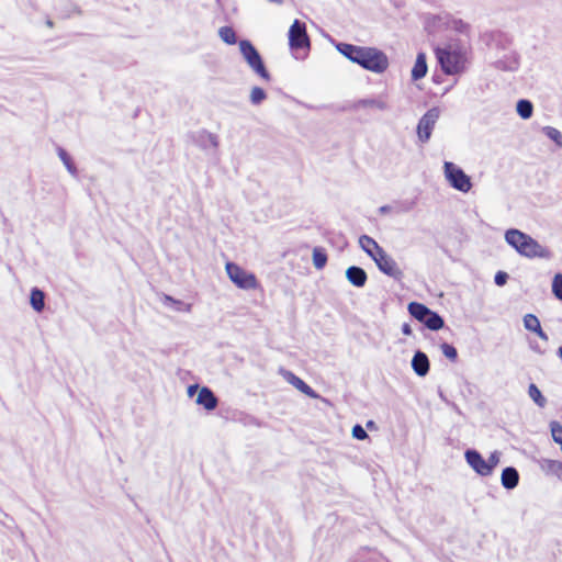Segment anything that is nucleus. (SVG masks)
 Wrapping results in <instances>:
<instances>
[{
    "label": "nucleus",
    "mask_w": 562,
    "mask_h": 562,
    "mask_svg": "<svg viewBox=\"0 0 562 562\" xmlns=\"http://www.w3.org/2000/svg\"><path fill=\"white\" fill-rule=\"evenodd\" d=\"M336 48L350 61L366 70L383 74L389 68L390 63L386 54L375 47L338 43Z\"/></svg>",
    "instance_id": "obj_1"
},
{
    "label": "nucleus",
    "mask_w": 562,
    "mask_h": 562,
    "mask_svg": "<svg viewBox=\"0 0 562 562\" xmlns=\"http://www.w3.org/2000/svg\"><path fill=\"white\" fill-rule=\"evenodd\" d=\"M436 57L447 75H457L464 70L467 63V49L458 44H448L435 49Z\"/></svg>",
    "instance_id": "obj_2"
},
{
    "label": "nucleus",
    "mask_w": 562,
    "mask_h": 562,
    "mask_svg": "<svg viewBox=\"0 0 562 562\" xmlns=\"http://www.w3.org/2000/svg\"><path fill=\"white\" fill-rule=\"evenodd\" d=\"M368 255L375 261L378 268L389 277L400 280L403 272L397 262L389 256L384 248H363Z\"/></svg>",
    "instance_id": "obj_3"
},
{
    "label": "nucleus",
    "mask_w": 562,
    "mask_h": 562,
    "mask_svg": "<svg viewBox=\"0 0 562 562\" xmlns=\"http://www.w3.org/2000/svg\"><path fill=\"white\" fill-rule=\"evenodd\" d=\"M240 53L247 65L265 80H270V74L265 67L263 60L256 47L247 40L239 42Z\"/></svg>",
    "instance_id": "obj_4"
},
{
    "label": "nucleus",
    "mask_w": 562,
    "mask_h": 562,
    "mask_svg": "<svg viewBox=\"0 0 562 562\" xmlns=\"http://www.w3.org/2000/svg\"><path fill=\"white\" fill-rule=\"evenodd\" d=\"M443 175L453 189L463 193H467L472 189L471 178L456 164L445 161Z\"/></svg>",
    "instance_id": "obj_5"
},
{
    "label": "nucleus",
    "mask_w": 562,
    "mask_h": 562,
    "mask_svg": "<svg viewBox=\"0 0 562 562\" xmlns=\"http://www.w3.org/2000/svg\"><path fill=\"white\" fill-rule=\"evenodd\" d=\"M226 272L229 280L239 289L254 290L258 286L257 279L254 273H250L234 262L226 263Z\"/></svg>",
    "instance_id": "obj_6"
},
{
    "label": "nucleus",
    "mask_w": 562,
    "mask_h": 562,
    "mask_svg": "<svg viewBox=\"0 0 562 562\" xmlns=\"http://www.w3.org/2000/svg\"><path fill=\"white\" fill-rule=\"evenodd\" d=\"M439 116L440 110L431 108L419 119L416 132L420 143L425 144L430 139Z\"/></svg>",
    "instance_id": "obj_7"
},
{
    "label": "nucleus",
    "mask_w": 562,
    "mask_h": 562,
    "mask_svg": "<svg viewBox=\"0 0 562 562\" xmlns=\"http://www.w3.org/2000/svg\"><path fill=\"white\" fill-rule=\"evenodd\" d=\"M289 45L292 49L310 47L305 23L294 20L289 30Z\"/></svg>",
    "instance_id": "obj_8"
},
{
    "label": "nucleus",
    "mask_w": 562,
    "mask_h": 562,
    "mask_svg": "<svg viewBox=\"0 0 562 562\" xmlns=\"http://www.w3.org/2000/svg\"><path fill=\"white\" fill-rule=\"evenodd\" d=\"M192 142L203 150H207L210 148L217 149L218 147V137L217 135L206 131L201 130L191 135Z\"/></svg>",
    "instance_id": "obj_9"
},
{
    "label": "nucleus",
    "mask_w": 562,
    "mask_h": 562,
    "mask_svg": "<svg viewBox=\"0 0 562 562\" xmlns=\"http://www.w3.org/2000/svg\"><path fill=\"white\" fill-rule=\"evenodd\" d=\"M465 460L468 464L480 475H491V468L487 467L486 460L475 450H468L465 452Z\"/></svg>",
    "instance_id": "obj_10"
},
{
    "label": "nucleus",
    "mask_w": 562,
    "mask_h": 562,
    "mask_svg": "<svg viewBox=\"0 0 562 562\" xmlns=\"http://www.w3.org/2000/svg\"><path fill=\"white\" fill-rule=\"evenodd\" d=\"M505 240L508 246H539L532 237L515 228L505 233Z\"/></svg>",
    "instance_id": "obj_11"
},
{
    "label": "nucleus",
    "mask_w": 562,
    "mask_h": 562,
    "mask_svg": "<svg viewBox=\"0 0 562 562\" xmlns=\"http://www.w3.org/2000/svg\"><path fill=\"white\" fill-rule=\"evenodd\" d=\"M281 373L283 378L286 380V382H289L303 394L307 395L311 398L319 397V395L310 385H307L301 378L296 376L293 372L282 370Z\"/></svg>",
    "instance_id": "obj_12"
},
{
    "label": "nucleus",
    "mask_w": 562,
    "mask_h": 562,
    "mask_svg": "<svg viewBox=\"0 0 562 562\" xmlns=\"http://www.w3.org/2000/svg\"><path fill=\"white\" fill-rule=\"evenodd\" d=\"M355 109H366L371 108L379 111H386L390 109L387 100L383 95H379L376 98H366L360 99L353 104Z\"/></svg>",
    "instance_id": "obj_13"
},
{
    "label": "nucleus",
    "mask_w": 562,
    "mask_h": 562,
    "mask_svg": "<svg viewBox=\"0 0 562 562\" xmlns=\"http://www.w3.org/2000/svg\"><path fill=\"white\" fill-rule=\"evenodd\" d=\"M346 278L347 280L357 288H362L367 282V273L366 271L360 267H349L346 271Z\"/></svg>",
    "instance_id": "obj_14"
},
{
    "label": "nucleus",
    "mask_w": 562,
    "mask_h": 562,
    "mask_svg": "<svg viewBox=\"0 0 562 562\" xmlns=\"http://www.w3.org/2000/svg\"><path fill=\"white\" fill-rule=\"evenodd\" d=\"M196 404L203 406L207 411H212L217 406V398L209 387H202L196 397Z\"/></svg>",
    "instance_id": "obj_15"
},
{
    "label": "nucleus",
    "mask_w": 562,
    "mask_h": 562,
    "mask_svg": "<svg viewBox=\"0 0 562 562\" xmlns=\"http://www.w3.org/2000/svg\"><path fill=\"white\" fill-rule=\"evenodd\" d=\"M412 368L417 375L425 376L429 371L428 357L424 352L417 351L413 357Z\"/></svg>",
    "instance_id": "obj_16"
},
{
    "label": "nucleus",
    "mask_w": 562,
    "mask_h": 562,
    "mask_svg": "<svg viewBox=\"0 0 562 562\" xmlns=\"http://www.w3.org/2000/svg\"><path fill=\"white\" fill-rule=\"evenodd\" d=\"M537 462H538L540 469L547 475L560 476V472L562 471V463L560 461L551 460L548 458H540V459H538Z\"/></svg>",
    "instance_id": "obj_17"
},
{
    "label": "nucleus",
    "mask_w": 562,
    "mask_h": 562,
    "mask_svg": "<svg viewBox=\"0 0 562 562\" xmlns=\"http://www.w3.org/2000/svg\"><path fill=\"white\" fill-rule=\"evenodd\" d=\"M502 485L507 490H513L518 485L519 474L515 468H505L502 472Z\"/></svg>",
    "instance_id": "obj_18"
},
{
    "label": "nucleus",
    "mask_w": 562,
    "mask_h": 562,
    "mask_svg": "<svg viewBox=\"0 0 562 562\" xmlns=\"http://www.w3.org/2000/svg\"><path fill=\"white\" fill-rule=\"evenodd\" d=\"M427 69L426 56L424 53H419L412 69L413 80H419L424 78L427 74Z\"/></svg>",
    "instance_id": "obj_19"
},
{
    "label": "nucleus",
    "mask_w": 562,
    "mask_h": 562,
    "mask_svg": "<svg viewBox=\"0 0 562 562\" xmlns=\"http://www.w3.org/2000/svg\"><path fill=\"white\" fill-rule=\"evenodd\" d=\"M524 325L526 329L535 331L543 340L548 339L546 333L541 329L540 322L537 316L532 314H527L524 317Z\"/></svg>",
    "instance_id": "obj_20"
},
{
    "label": "nucleus",
    "mask_w": 562,
    "mask_h": 562,
    "mask_svg": "<svg viewBox=\"0 0 562 562\" xmlns=\"http://www.w3.org/2000/svg\"><path fill=\"white\" fill-rule=\"evenodd\" d=\"M518 58L514 54L505 56L503 59L496 61V68L504 71H515L518 69Z\"/></svg>",
    "instance_id": "obj_21"
},
{
    "label": "nucleus",
    "mask_w": 562,
    "mask_h": 562,
    "mask_svg": "<svg viewBox=\"0 0 562 562\" xmlns=\"http://www.w3.org/2000/svg\"><path fill=\"white\" fill-rule=\"evenodd\" d=\"M429 311L430 310L422 303L412 302L408 304L409 314L422 323L425 319V317H427V315L429 314Z\"/></svg>",
    "instance_id": "obj_22"
},
{
    "label": "nucleus",
    "mask_w": 562,
    "mask_h": 562,
    "mask_svg": "<svg viewBox=\"0 0 562 562\" xmlns=\"http://www.w3.org/2000/svg\"><path fill=\"white\" fill-rule=\"evenodd\" d=\"M44 299H45V295H44L43 291H41L37 288L32 289L31 296H30V303H31V306L34 308V311L40 313L44 310V306H45Z\"/></svg>",
    "instance_id": "obj_23"
},
{
    "label": "nucleus",
    "mask_w": 562,
    "mask_h": 562,
    "mask_svg": "<svg viewBox=\"0 0 562 562\" xmlns=\"http://www.w3.org/2000/svg\"><path fill=\"white\" fill-rule=\"evenodd\" d=\"M423 323L431 330H439L443 327L445 322L441 316H439L437 313L429 311V314Z\"/></svg>",
    "instance_id": "obj_24"
},
{
    "label": "nucleus",
    "mask_w": 562,
    "mask_h": 562,
    "mask_svg": "<svg viewBox=\"0 0 562 562\" xmlns=\"http://www.w3.org/2000/svg\"><path fill=\"white\" fill-rule=\"evenodd\" d=\"M516 111L521 119L528 120L532 116L533 105L529 100L520 99L517 102Z\"/></svg>",
    "instance_id": "obj_25"
},
{
    "label": "nucleus",
    "mask_w": 562,
    "mask_h": 562,
    "mask_svg": "<svg viewBox=\"0 0 562 562\" xmlns=\"http://www.w3.org/2000/svg\"><path fill=\"white\" fill-rule=\"evenodd\" d=\"M57 153H58V157L63 161V164L66 167V169L68 170V172L72 177H77L78 176L77 168H76L75 164L72 162V160H71L70 156L68 155V153L64 148H61V147L58 148Z\"/></svg>",
    "instance_id": "obj_26"
},
{
    "label": "nucleus",
    "mask_w": 562,
    "mask_h": 562,
    "mask_svg": "<svg viewBox=\"0 0 562 562\" xmlns=\"http://www.w3.org/2000/svg\"><path fill=\"white\" fill-rule=\"evenodd\" d=\"M516 250L527 258H536V257H548L549 251L547 248H516Z\"/></svg>",
    "instance_id": "obj_27"
},
{
    "label": "nucleus",
    "mask_w": 562,
    "mask_h": 562,
    "mask_svg": "<svg viewBox=\"0 0 562 562\" xmlns=\"http://www.w3.org/2000/svg\"><path fill=\"white\" fill-rule=\"evenodd\" d=\"M218 36L221 37V40L224 43H226L228 45H234V44L237 43L236 33L233 30V27H231V26H222V27H220Z\"/></svg>",
    "instance_id": "obj_28"
},
{
    "label": "nucleus",
    "mask_w": 562,
    "mask_h": 562,
    "mask_svg": "<svg viewBox=\"0 0 562 562\" xmlns=\"http://www.w3.org/2000/svg\"><path fill=\"white\" fill-rule=\"evenodd\" d=\"M327 262V255L321 248H314L313 263L318 270L323 269Z\"/></svg>",
    "instance_id": "obj_29"
},
{
    "label": "nucleus",
    "mask_w": 562,
    "mask_h": 562,
    "mask_svg": "<svg viewBox=\"0 0 562 562\" xmlns=\"http://www.w3.org/2000/svg\"><path fill=\"white\" fill-rule=\"evenodd\" d=\"M249 99H250L251 104L259 105L261 102H263L267 99V93L262 88L254 87L250 91Z\"/></svg>",
    "instance_id": "obj_30"
},
{
    "label": "nucleus",
    "mask_w": 562,
    "mask_h": 562,
    "mask_svg": "<svg viewBox=\"0 0 562 562\" xmlns=\"http://www.w3.org/2000/svg\"><path fill=\"white\" fill-rule=\"evenodd\" d=\"M165 304H172L177 311L190 312L192 305L190 303H184L182 301L176 300L170 295L164 296Z\"/></svg>",
    "instance_id": "obj_31"
},
{
    "label": "nucleus",
    "mask_w": 562,
    "mask_h": 562,
    "mask_svg": "<svg viewBox=\"0 0 562 562\" xmlns=\"http://www.w3.org/2000/svg\"><path fill=\"white\" fill-rule=\"evenodd\" d=\"M528 394L540 407L544 406L546 398L542 396L540 390L535 384L529 385Z\"/></svg>",
    "instance_id": "obj_32"
},
{
    "label": "nucleus",
    "mask_w": 562,
    "mask_h": 562,
    "mask_svg": "<svg viewBox=\"0 0 562 562\" xmlns=\"http://www.w3.org/2000/svg\"><path fill=\"white\" fill-rule=\"evenodd\" d=\"M543 133L549 137L551 138L552 140H554L558 145H561L562 144V134L560 133L559 130L557 128H553V127H550V126H546L543 127Z\"/></svg>",
    "instance_id": "obj_33"
},
{
    "label": "nucleus",
    "mask_w": 562,
    "mask_h": 562,
    "mask_svg": "<svg viewBox=\"0 0 562 562\" xmlns=\"http://www.w3.org/2000/svg\"><path fill=\"white\" fill-rule=\"evenodd\" d=\"M441 351L445 355V357H447L449 360H451L453 362L458 358L457 349L452 345H449L447 342L442 344L441 345Z\"/></svg>",
    "instance_id": "obj_34"
},
{
    "label": "nucleus",
    "mask_w": 562,
    "mask_h": 562,
    "mask_svg": "<svg viewBox=\"0 0 562 562\" xmlns=\"http://www.w3.org/2000/svg\"><path fill=\"white\" fill-rule=\"evenodd\" d=\"M552 291L559 300H562V273L555 274L553 279Z\"/></svg>",
    "instance_id": "obj_35"
},
{
    "label": "nucleus",
    "mask_w": 562,
    "mask_h": 562,
    "mask_svg": "<svg viewBox=\"0 0 562 562\" xmlns=\"http://www.w3.org/2000/svg\"><path fill=\"white\" fill-rule=\"evenodd\" d=\"M552 438L557 443L562 445V426L558 422L551 424Z\"/></svg>",
    "instance_id": "obj_36"
},
{
    "label": "nucleus",
    "mask_w": 562,
    "mask_h": 562,
    "mask_svg": "<svg viewBox=\"0 0 562 562\" xmlns=\"http://www.w3.org/2000/svg\"><path fill=\"white\" fill-rule=\"evenodd\" d=\"M408 209H402L398 204H395V205H383V206H380L379 207V213L384 215V214H387V213H401V212H404V211H407Z\"/></svg>",
    "instance_id": "obj_37"
},
{
    "label": "nucleus",
    "mask_w": 562,
    "mask_h": 562,
    "mask_svg": "<svg viewBox=\"0 0 562 562\" xmlns=\"http://www.w3.org/2000/svg\"><path fill=\"white\" fill-rule=\"evenodd\" d=\"M501 461V452L494 451L490 454L488 459L486 460L487 467L491 468V474L493 473L494 469L497 467V464Z\"/></svg>",
    "instance_id": "obj_38"
},
{
    "label": "nucleus",
    "mask_w": 562,
    "mask_h": 562,
    "mask_svg": "<svg viewBox=\"0 0 562 562\" xmlns=\"http://www.w3.org/2000/svg\"><path fill=\"white\" fill-rule=\"evenodd\" d=\"M352 436L358 440H363L368 437L367 431L360 425H356L352 428Z\"/></svg>",
    "instance_id": "obj_39"
},
{
    "label": "nucleus",
    "mask_w": 562,
    "mask_h": 562,
    "mask_svg": "<svg viewBox=\"0 0 562 562\" xmlns=\"http://www.w3.org/2000/svg\"><path fill=\"white\" fill-rule=\"evenodd\" d=\"M359 246H379L378 243L368 235L359 237Z\"/></svg>",
    "instance_id": "obj_40"
},
{
    "label": "nucleus",
    "mask_w": 562,
    "mask_h": 562,
    "mask_svg": "<svg viewBox=\"0 0 562 562\" xmlns=\"http://www.w3.org/2000/svg\"><path fill=\"white\" fill-rule=\"evenodd\" d=\"M507 279H508V274L504 271H498L496 274H495V283L498 285V286H503L504 284H506L507 282Z\"/></svg>",
    "instance_id": "obj_41"
},
{
    "label": "nucleus",
    "mask_w": 562,
    "mask_h": 562,
    "mask_svg": "<svg viewBox=\"0 0 562 562\" xmlns=\"http://www.w3.org/2000/svg\"><path fill=\"white\" fill-rule=\"evenodd\" d=\"M198 390H199L198 385H190L188 387V395L189 396H193Z\"/></svg>",
    "instance_id": "obj_42"
},
{
    "label": "nucleus",
    "mask_w": 562,
    "mask_h": 562,
    "mask_svg": "<svg viewBox=\"0 0 562 562\" xmlns=\"http://www.w3.org/2000/svg\"><path fill=\"white\" fill-rule=\"evenodd\" d=\"M402 331H403L404 335H411L412 334V329H411L408 324H404L403 325Z\"/></svg>",
    "instance_id": "obj_43"
},
{
    "label": "nucleus",
    "mask_w": 562,
    "mask_h": 562,
    "mask_svg": "<svg viewBox=\"0 0 562 562\" xmlns=\"http://www.w3.org/2000/svg\"><path fill=\"white\" fill-rule=\"evenodd\" d=\"M270 3L282 4L283 0H268Z\"/></svg>",
    "instance_id": "obj_44"
},
{
    "label": "nucleus",
    "mask_w": 562,
    "mask_h": 562,
    "mask_svg": "<svg viewBox=\"0 0 562 562\" xmlns=\"http://www.w3.org/2000/svg\"><path fill=\"white\" fill-rule=\"evenodd\" d=\"M557 355L562 358V346L558 348Z\"/></svg>",
    "instance_id": "obj_45"
},
{
    "label": "nucleus",
    "mask_w": 562,
    "mask_h": 562,
    "mask_svg": "<svg viewBox=\"0 0 562 562\" xmlns=\"http://www.w3.org/2000/svg\"><path fill=\"white\" fill-rule=\"evenodd\" d=\"M53 25V22L52 21H47V26H52Z\"/></svg>",
    "instance_id": "obj_46"
}]
</instances>
